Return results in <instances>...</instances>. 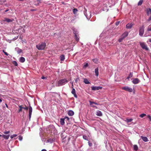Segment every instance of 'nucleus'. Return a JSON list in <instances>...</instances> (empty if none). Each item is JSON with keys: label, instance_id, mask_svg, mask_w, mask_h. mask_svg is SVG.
Returning <instances> with one entry per match:
<instances>
[{"label": "nucleus", "instance_id": "1", "mask_svg": "<svg viewBox=\"0 0 151 151\" xmlns=\"http://www.w3.org/2000/svg\"><path fill=\"white\" fill-rule=\"evenodd\" d=\"M68 82V81L65 78L60 79L57 82L56 86H60L65 85Z\"/></svg>", "mask_w": 151, "mask_h": 151}, {"label": "nucleus", "instance_id": "2", "mask_svg": "<svg viewBox=\"0 0 151 151\" xmlns=\"http://www.w3.org/2000/svg\"><path fill=\"white\" fill-rule=\"evenodd\" d=\"M46 47V43L44 42H41L36 45V48L39 50H44Z\"/></svg>", "mask_w": 151, "mask_h": 151}, {"label": "nucleus", "instance_id": "3", "mask_svg": "<svg viewBox=\"0 0 151 151\" xmlns=\"http://www.w3.org/2000/svg\"><path fill=\"white\" fill-rule=\"evenodd\" d=\"M128 35V32H125L121 36L118 40L119 42H120L122 41L123 40L127 37Z\"/></svg>", "mask_w": 151, "mask_h": 151}, {"label": "nucleus", "instance_id": "4", "mask_svg": "<svg viewBox=\"0 0 151 151\" xmlns=\"http://www.w3.org/2000/svg\"><path fill=\"white\" fill-rule=\"evenodd\" d=\"M144 32V25H142V27H140L139 30V35L141 37H142Z\"/></svg>", "mask_w": 151, "mask_h": 151}, {"label": "nucleus", "instance_id": "5", "mask_svg": "<svg viewBox=\"0 0 151 151\" xmlns=\"http://www.w3.org/2000/svg\"><path fill=\"white\" fill-rule=\"evenodd\" d=\"M146 11L147 15L149 16V19H147V21L149 22L151 20V9L150 8L147 9Z\"/></svg>", "mask_w": 151, "mask_h": 151}, {"label": "nucleus", "instance_id": "6", "mask_svg": "<svg viewBox=\"0 0 151 151\" xmlns=\"http://www.w3.org/2000/svg\"><path fill=\"white\" fill-rule=\"evenodd\" d=\"M139 44L141 47L143 49H145L146 50H149V49L147 47V45L145 43L140 42Z\"/></svg>", "mask_w": 151, "mask_h": 151}, {"label": "nucleus", "instance_id": "7", "mask_svg": "<svg viewBox=\"0 0 151 151\" xmlns=\"http://www.w3.org/2000/svg\"><path fill=\"white\" fill-rule=\"evenodd\" d=\"M122 89L129 92H132L133 91L132 89L128 86H125L122 88Z\"/></svg>", "mask_w": 151, "mask_h": 151}, {"label": "nucleus", "instance_id": "8", "mask_svg": "<svg viewBox=\"0 0 151 151\" xmlns=\"http://www.w3.org/2000/svg\"><path fill=\"white\" fill-rule=\"evenodd\" d=\"M91 88L92 90L96 91L101 89L102 87L101 86H93L91 87Z\"/></svg>", "mask_w": 151, "mask_h": 151}, {"label": "nucleus", "instance_id": "9", "mask_svg": "<svg viewBox=\"0 0 151 151\" xmlns=\"http://www.w3.org/2000/svg\"><path fill=\"white\" fill-rule=\"evenodd\" d=\"M29 120H30V119L32 113V107L30 106H29Z\"/></svg>", "mask_w": 151, "mask_h": 151}, {"label": "nucleus", "instance_id": "10", "mask_svg": "<svg viewBox=\"0 0 151 151\" xmlns=\"http://www.w3.org/2000/svg\"><path fill=\"white\" fill-rule=\"evenodd\" d=\"M134 24L132 23L128 24L126 26V28L128 29H130L132 28Z\"/></svg>", "mask_w": 151, "mask_h": 151}, {"label": "nucleus", "instance_id": "11", "mask_svg": "<svg viewBox=\"0 0 151 151\" xmlns=\"http://www.w3.org/2000/svg\"><path fill=\"white\" fill-rule=\"evenodd\" d=\"M139 81V80L137 78H135L132 81L133 83L134 84H137Z\"/></svg>", "mask_w": 151, "mask_h": 151}, {"label": "nucleus", "instance_id": "12", "mask_svg": "<svg viewBox=\"0 0 151 151\" xmlns=\"http://www.w3.org/2000/svg\"><path fill=\"white\" fill-rule=\"evenodd\" d=\"M71 93L73 94L74 95V97L76 98L77 97V96L76 93V91L74 88H73L71 91Z\"/></svg>", "mask_w": 151, "mask_h": 151}, {"label": "nucleus", "instance_id": "13", "mask_svg": "<svg viewBox=\"0 0 151 151\" xmlns=\"http://www.w3.org/2000/svg\"><path fill=\"white\" fill-rule=\"evenodd\" d=\"M14 20L13 19H11L7 18H4V21L6 22H12Z\"/></svg>", "mask_w": 151, "mask_h": 151}, {"label": "nucleus", "instance_id": "14", "mask_svg": "<svg viewBox=\"0 0 151 151\" xmlns=\"http://www.w3.org/2000/svg\"><path fill=\"white\" fill-rule=\"evenodd\" d=\"M96 115L99 116H102V112L99 110H98L96 111Z\"/></svg>", "mask_w": 151, "mask_h": 151}, {"label": "nucleus", "instance_id": "15", "mask_svg": "<svg viewBox=\"0 0 151 151\" xmlns=\"http://www.w3.org/2000/svg\"><path fill=\"white\" fill-rule=\"evenodd\" d=\"M15 50H17L18 54H20L22 52V50L21 49H19V48H16Z\"/></svg>", "mask_w": 151, "mask_h": 151}, {"label": "nucleus", "instance_id": "16", "mask_svg": "<svg viewBox=\"0 0 151 151\" xmlns=\"http://www.w3.org/2000/svg\"><path fill=\"white\" fill-rule=\"evenodd\" d=\"M68 114L70 116H72L74 114V112L73 111L70 110L68 112Z\"/></svg>", "mask_w": 151, "mask_h": 151}, {"label": "nucleus", "instance_id": "17", "mask_svg": "<svg viewBox=\"0 0 151 151\" xmlns=\"http://www.w3.org/2000/svg\"><path fill=\"white\" fill-rule=\"evenodd\" d=\"M84 83L86 84H89L90 83L89 82L87 78H83V81Z\"/></svg>", "mask_w": 151, "mask_h": 151}, {"label": "nucleus", "instance_id": "18", "mask_svg": "<svg viewBox=\"0 0 151 151\" xmlns=\"http://www.w3.org/2000/svg\"><path fill=\"white\" fill-rule=\"evenodd\" d=\"M141 137L142 139L144 142H146L148 141V139L146 137L141 136Z\"/></svg>", "mask_w": 151, "mask_h": 151}, {"label": "nucleus", "instance_id": "19", "mask_svg": "<svg viewBox=\"0 0 151 151\" xmlns=\"http://www.w3.org/2000/svg\"><path fill=\"white\" fill-rule=\"evenodd\" d=\"M98 70H99V69H98V68H96L95 70V75L97 76H98V75H99Z\"/></svg>", "mask_w": 151, "mask_h": 151}, {"label": "nucleus", "instance_id": "20", "mask_svg": "<svg viewBox=\"0 0 151 151\" xmlns=\"http://www.w3.org/2000/svg\"><path fill=\"white\" fill-rule=\"evenodd\" d=\"M60 122L61 125H64L65 124L64 119L63 118L60 119Z\"/></svg>", "mask_w": 151, "mask_h": 151}, {"label": "nucleus", "instance_id": "21", "mask_svg": "<svg viewBox=\"0 0 151 151\" xmlns=\"http://www.w3.org/2000/svg\"><path fill=\"white\" fill-rule=\"evenodd\" d=\"M60 60L62 61L64 60L65 59V56L63 55H61L60 56Z\"/></svg>", "mask_w": 151, "mask_h": 151}, {"label": "nucleus", "instance_id": "22", "mask_svg": "<svg viewBox=\"0 0 151 151\" xmlns=\"http://www.w3.org/2000/svg\"><path fill=\"white\" fill-rule=\"evenodd\" d=\"M2 136L4 139H8L9 137V135H2Z\"/></svg>", "mask_w": 151, "mask_h": 151}, {"label": "nucleus", "instance_id": "23", "mask_svg": "<svg viewBox=\"0 0 151 151\" xmlns=\"http://www.w3.org/2000/svg\"><path fill=\"white\" fill-rule=\"evenodd\" d=\"M25 60V59L23 57H21L20 58V61L21 63H24Z\"/></svg>", "mask_w": 151, "mask_h": 151}, {"label": "nucleus", "instance_id": "24", "mask_svg": "<svg viewBox=\"0 0 151 151\" xmlns=\"http://www.w3.org/2000/svg\"><path fill=\"white\" fill-rule=\"evenodd\" d=\"M132 119H126L125 120V121L127 123H128L129 122H131L133 120Z\"/></svg>", "mask_w": 151, "mask_h": 151}, {"label": "nucleus", "instance_id": "25", "mask_svg": "<svg viewBox=\"0 0 151 151\" xmlns=\"http://www.w3.org/2000/svg\"><path fill=\"white\" fill-rule=\"evenodd\" d=\"M78 35H75V38L76 40V41L77 42H78L79 41V38H78Z\"/></svg>", "mask_w": 151, "mask_h": 151}, {"label": "nucleus", "instance_id": "26", "mask_svg": "<svg viewBox=\"0 0 151 151\" xmlns=\"http://www.w3.org/2000/svg\"><path fill=\"white\" fill-rule=\"evenodd\" d=\"M19 109L17 111L18 113H19L22 111V109H23V107H22V106H19Z\"/></svg>", "mask_w": 151, "mask_h": 151}, {"label": "nucleus", "instance_id": "27", "mask_svg": "<svg viewBox=\"0 0 151 151\" xmlns=\"http://www.w3.org/2000/svg\"><path fill=\"white\" fill-rule=\"evenodd\" d=\"M89 102H90V105H92V104H94L96 105H99V104L96 103L95 102H93V101H89Z\"/></svg>", "mask_w": 151, "mask_h": 151}, {"label": "nucleus", "instance_id": "28", "mask_svg": "<svg viewBox=\"0 0 151 151\" xmlns=\"http://www.w3.org/2000/svg\"><path fill=\"white\" fill-rule=\"evenodd\" d=\"M138 149V147L137 145H134V150L135 151H137Z\"/></svg>", "mask_w": 151, "mask_h": 151}, {"label": "nucleus", "instance_id": "29", "mask_svg": "<svg viewBox=\"0 0 151 151\" xmlns=\"http://www.w3.org/2000/svg\"><path fill=\"white\" fill-rule=\"evenodd\" d=\"M53 141V139H50L47 140V142H50V143H51Z\"/></svg>", "mask_w": 151, "mask_h": 151}, {"label": "nucleus", "instance_id": "30", "mask_svg": "<svg viewBox=\"0 0 151 151\" xmlns=\"http://www.w3.org/2000/svg\"><path fill=\"white\" fill-rule=\"evenodd\" d=\"M78 10L77 9L75 8L73 9V13L74 14H76Z\"/></svg>", "mask_w": 151, "mask_h": 151}, {"label": "nucleus", "instance_id": "31", "mask_svg": "<svg viewBox=\"0 0 151 151\" xmlns=\"http://www.w3.org/2000/svg\"><path fill=\"white\" fill-rule=\"evenodd\" d=\"M142 2H143V1L142 0H140L138 4V6L141 5L142 3Z\"/></svg>", "mask_w": 151, "mask_h": 151}, {"label": "nucleus", "instance_id": "32", "mask_svg": "<svg viewBox=\"0 0 151 151\" xmlns=\"http://www.w3.org/2000/svg\"><path fill=\"white\" fill-rule=\"evenodd\" d=\"M83 139L85 140H88V137L86 135H83Z\"/></svg>", "mask_w": 151, "mask_h": 151}, {"label": "nucleus", "instance_id": "33", "mask_svg": "<svg viewBox=\"0 0 151 151\" xmlns=\"http://www.w3.org/2000/svg\"><path fill=\"white\" fill-rule=\"evenodd\" d=\"M73 33L75 34V35H78V32L77 31L75 30H73Z\"/></svg>", "mask_w": 151, "mask_h": 151}, {"label": "nucleus", "instance_id": "34", "mask_svg": "<svg viewBox=\"0 0 151 151\" xmlns=\"http://www.w3.org/2000/svg\"><path fill=\"white\" fill-rule=\"evenodd\" d=\"M146 116V114H142L140 115L139 116L141 118H143L145 116Z\"/></svg>", "mask_w": 151, "mask_h": 151}, {"label": "nucleus", "instance_id": "35", "mask_svg": "<svg viewBox=\"0 0 151 151\" xmlns=\"http://www.w3.org/2000/svg\"><path fill=\"white\" fill-rule=\"evenodd\" d=\"M17 135L16 134H14L13 135H11L10 136V137L11 139L13 138L14 137H17Z\"/></svg>", "mask_w": 151, "mask_h": 151}, {"label": "nucleus", "instance_id": "36", "mask_svg": "<svg viewBox=\"0 0 151 151\" xmlns=\"http://www.w3.org/2000/svg\"><path fill=\"white\" fill-rule=\"evenodd\" d=\"M18 139L20 141H22V139L23 137L21 135L18 136Z\"/></svg>", "mask_w": 151, "mask_h": 151}, {"label": "nucleus", "instance_id": "37", "mask_svg": "<svg viewBox=\"0 0 151 151\" xmlns=\"http://www.w3.org/2000/svg\"><path fill=\"white\" fill-rule=\"evenodd\" d=\"M147 31H151V26L150 27H149L147 29Z\"/></svg>", "mask_w": 151, "mask_h": 151}, {"label": "nucleus", "instance_id": "38", "mask_svg": "<svg viewBox=\"0 0 151 151\" xmlns=\"http://www.w3.org/2000/svg\"><path fill=\"white\" fill-rule=\"evenodd\" d=\"M2 52L4 53V54L6 55H9L4 50H2Z\"/></svg>", "mask_w": 151, "mask_h": 151}, {"label": "nucleus", "instance_id": "39", "mask_svg": "<svg viewBox=\"0 0 151 151\" xmlns=\"http://www.w3.org/2000/svg\"><path fill=\"white\" fill-rule=\"evenodd\" d=\"M4 134H8L10 133V131H6V132H4Z\"/></svg>", "mask_w": 151, "mask_h": 151}, {"label": "nucleus", "instance_id": "40", "mask_svg": "<svg viewBox=\"0 0 151 151\" xmlns=\"http://www.w3.org/2000/svg\"><path fill=\"white\" fill-rule=\"evenodd\" d=\"M16 66H17L18 65V64L17 63V62L16 61H14L13 63Z\"/></svg>", "mask_w": 151, "mask_h": 151}, {"label": "nucleus", "instance_id": "41", "mask_svg": "<svg viewBox=\"0 0 151 151\" xmlns=\"http://www.w3.org/2000/svg\"><path fill=\"white\" fill-rule=\"evenodd\" d=\"M88 66V63H85V64L84 65V68H86Z\"/></svg>", "mask_w": 151, "mask_h": 151}, {"label": "nucleus", "instance_id": "42", "mask_svg": "<svg viewBox=\"0 0 151 151\" xmlns=\"http://www.w3.org/2000/svg\"><path fill=\"white\" fill-rule=\"evenodd\" d=\"M132 76H133L132 73L131 72L129 73V76H129V77L131 78L132 77Z\"/></svg>", "mask_w": 151, "mask_h": 151}, {"label": "nucleus", "instance_id": "43", "mask_svg": "<svg viewBox=\"0 0 151 151\" xmlns=\"http://www.w3.org/2000/svg\"><path fill=\"white\" fill-rule=\"evenodd\" d=\"M41 0H37V1L38 2V3L37 4H35V5H38L39 4V3H41L40 1Z\"/></svg>", "mask_w": 151, "mask_h": 151}, {"label": "nucleus", "instance_id": "44", "mask_svg": "<svg viewBox=\"0 0 151 151\" xmlns=\"http://www.w3.org/2000/svg\"><path fill=\"white\" fill-rule=\"evenodd\" d=\"M23 109H25V110H27L28 109V107H27L26 106H25V107H23Z\"/></svg>", "mask_w": 151, "mask_h": 151}, {"label": "nucleus", "instance_id": "45", "mask_svg": "<svg viewBox=\"0 0 151 151\" xmlns=\"http://www.w3.org/2000/svg\"><path fill=\"white\" fill-rule=\"evenodd\" d=\"M93 61L95 63H96L97 61V60L96 59H93Z\"/></svg>", "mask_w": 151, "mask_h": 151}, {"label": "nucleus", "instance_id": "46", "mask_svg": "<svg viewBox=\"0 0 151 151\" xmlns=\"http://www.w3.org/2000/svg\"><path fill=\"white\" fill-rule=\"evenodd\" d=\"M88 144L90 146H91L92 145V143L90 142H88Z\"/></svg>", "mask_w": 151, "mask_h": 151}, {"label": "nucleus", "instance_id": "47", "mask_svg": "<svg viewBox=\"0 0 151 151\" xmlns=\"http://www.w3.org/2000/svg\"><path fill=\"white\" fill-rule=\"evenodd\" d=\"M147 117L151 121V116H150V115H148Z\"/></svg>", "mask_w": 151, "mask_h": 151}, {"label": "nucleus", "instance_id": "48", "mask_svg": "<svg viewBox=\"0 0 151 151\" xmlns=\"http://www.w3.org/2000/svg\"><path fill=\"white\" fill-rule=\"evenodd\" d=\"M64 119H66L68 120H69V117H67V116L65 117Z\"/></svg>", "mask_w": 151, "mask_h": 151}, {"label": "nucleus", "instance_id": "49", "mask_svg": "<svg viewBox=\"0 0 151 151\" xmlns=\"http://www.w3.org/2000/svg\"><path fill=\"white\" fill-rule=\"evenodd\" d=\"M41 78L42 79H45L46 78V77H44L43 76Z\"/></svg>", "mask_w": 151, "mask_h": 151}, {"label": "nucleus", "instance_id": "50", "mask_svg": "<svg viewBox=\"0 0 151 151\" xmlns=\"http://www.w3.org/2000/svg\"><path fill=\"white\" fill-rule=\"evenodd\" d=\"M5 105L6 106V107L7 108H8V105L7 104H6V103H5Z\"/></svg>", "mask_w": 151, "mask_h": 151}, {"label": "nucleus", "instance_id": "51", "mask_svg": "<svg viewBox=\"0 0 151 151\" xmlns=\"http://www.w3.org/2000/svg\"><path fill=\"white\" fill-rule=\"evenodd\" d=\"M73 83L72 82V86H71V88H73Z\"/></svg>", "mask_w": 151, "mask_h": 151}, {"label": "nucleus", "instance_id": "52", "mask_svg": "<svg viewBox=\"0 0 151 151\" xmlns=\"http://www.w3.org/2000/svg\"><path fill=\"white\" fill-rule=\"evenodd\" d=\"M91 105V106L92 107H96V106H94V105H93V104H92V105Z\"/></svg>", "mask_w": 151, "mask_h": 151}, {"label": "nucleus", "instance_id": "53", "mask_svg": "<svg viewBox=\"0 0 151 151\" xmlns=\"http://www.w3.org/2000/svg\"><path fill=\"white\" fill-rule=\"evenodd\" d=\"M84 14L86 16V17H87V14L86 13V12H84Z\"/></svg>", "mask_w": 151, "mask_h": 151}, {"label": "nucleus", "instance_id": "54", "mask_svg": "<svg viewBox=\"0 0 151 151\" xmlns=\"http://www.w3.org/2000/svg\"><path fill=\"white\" fill-rule=\"evenodd\" d=\"M41 151H47V150L45 149H43L41 150Z\"/></svg>", "mask_w": 151, "mask_h": 151}, {"label": "nucleus", "instance_id": "55", "mask_svg": "<svg viewBox=\"0 0 151 151\" xmlns=\"http://www.w3.org/2000/svg\"><path fill=\"white\" fill-rule=\"evenodd\" d=\"M119 24V22H116V25H117Z\"/></svg>", "mask_w": 151, "mask_h": 151}, {"label": "nucleus", "instance_id": "56", "mask_svg": "<svg viewBox=\"0 0 151 151\" xmlns=\"http://www.w3.org/2000/svg\"><path fill=\"white\" fill-rule=\"evenodd\" d=\"M149 41L150 42H151V38L149 39Z\"/></svg>", "mask_w": 151, "mask_h": 151}, {"label": "nucleus", "instance_id": "57", "mask_svg": "<svg viewBox=\"0 0 151 151\" xmlns=\"http://www.w3.org/2000/svg\"><path fill=\"white\" fill-rule=\"evenodd\" d=\"M2 99H0V103L1 102H2Z\"/></svg>", "mask_w": 151, "mask_h": 151}, {"label": "nucleus", "instance_id": "58", "mask_svg": "<svg viewBox=\"0 0 151 151\" xmlns=\"http://www.w3.org/2000/svg\"><path fill=\"white\" fill-rule=\"evenodd\" d=\"M9 11V10H8V9H7V10H6L5 11V12H7V11Z\"/></svg>", "mask_w": 151, "mask_h": 151}, {"label": "nucleus", "instance_id": "59", "mask_svg": "<svg viewBox=\"0 0 151 151\" xmlns=\"http://www.w3.org/2000/svg\"><path fill=\"white\" fill-rule=\"evenodd\" d=\"M3 109H4V108H5V106H3Z\"/></svg>", "mask_w": 151, "mask_h": 151}, {"label": "nucleus", "instance_id": "60", "mask_svg": "<svg viewBox=\"0 0 151 151\" xmlns=\"http://www.w3.org/2000/svg\"><path fill=\"white\" fill-rule=\"evenodd\" d=\"M130 78V77H129V76H128L127 77V78L128 79H129V78Z\"/></svg>", "mask_w": 151, "mask_h": 151}, {"label": "nucleus", "instance_id": "61", "mask_svg": "<svg viewBox=\"0 0 151 151\" xmlns=\"http://www.w3.org/2000/svg\"><path fill=\"white\" fill-rule=\"evenodd\" d=\"M94 107L96 109H98L97 107V106H96V107Z\"/></svg>", "mask_w": 151, "mask_h": 151}, {"label": "nucleus", "instance_id": "62", "mask_svg": "<svg viewBox=\"0 0 151 151\" xmlns=\"http://www.w3.org/2000/svg\"><path fill=\"white\" fill-rule=\"evenodd\" d=\"M2 135L0 134V137H1Z\"/></svg>", "mask_w": 151, "mask_h": 151}]
</instances>
